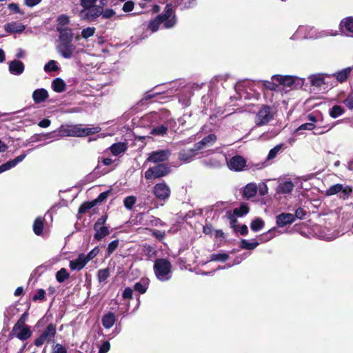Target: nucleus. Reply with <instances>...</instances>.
Here are the masks:
<instances>
[{
	"label": "nucleus",
	"mask_w": 353,
	"mask_h": 353,
	"mask_svg": "<svg viewBox=\"0 0 353 353\" xmlns=\"http://www.w3.org/2000/svg\"><path fill=\"white\" fill-rule=\"evenodd\" d=\"M96 28L94 27H88L83 29L81 31V37L84 39H88L94 35Z\"/></svg>",
	"instance_id": "58"
},
{
	"label": "nucleus",
	"mask_w": 353,
	"mask_h": 353,
	"mask_svg": "<svg viewBox=\"0 0 353 353\" xmlns=\"http://www.w3.org/2000/svg\"><path fill=\"white\" fill-rule=\"evenodd\" d=\"M51 353H68V349L61 343H55L52 345Z\"/></svg>",
	"instance_id": "55"
},
{
	"label": "nucleus",
	"mask_w": 353,
	"mask_h": 353,
	"mask_svg": "<svg viewBox=\"0 0 353 353\" xmlns=\"http://www.w3.org/2000/svg\"><path fill=\"white\" fill-rule=\"evenodd\" d=\"M57 30L59 32L60 43H72L74 34L71 28L57 27Z\"/></svg>",
	"instance_id": "16"
},
{
	"label": "nucleus",
	"mask_w": 353,
	"mask_h": 353,
	"mask_svg": "<svg viewBox=\"0 0 353 353\" xmlns=\"http://www.w3.org/2000/svg\"><path fill=\"white\" fill-rule=\"evenodd\" d=\"M153 193L157 199L165 201L170 197L171 190L165 182H162L154 186Z\"/></svg>",
	"instance_id": "9"
},
{
	"label": "nucleus",
	"mask_w": 353,
	"mask_h": 353,
	"mask_svg": "<svg viewBox=\"0 0 353 353\" xmlns=\"http://www.w3.org/2000/svg\"><path fill=\"white\" fill-rule=\"evenodd\" d=\"M339 28L346 34L353 33V17H347L343 19L339 24Z\"/></svg>",
	"instance_id": "17"
},
{
	"label": "nucleus",
	"mask_w": 353,
	"mask_h": 353,
	"mask_svg": "<svg viewBox=\"0 0 353 353\" xmlns=\"http://www.w3.org/2000/svg\"><path fill=\"white\" fill-rule=\"evenodd\" d=\"M116 322V316L114 313L108 312L105 313L101 319L102 325L105 329H110L112 327Z\"/></svg>",
	"instance_id": "21"
},
{
	"label": "nucleus",
	"mask_w": 353,
	"mask_h": 353,
	"mask_svg": "<svg viewBox=\"0 0 353 353\" xmlns=\"http://www.w3.org/2000/svg\"><path fill=\"white\" fill-rule=\"evenodd\" d=\"M236 216V214L231 210H228L225 213V217L230 221V228H232L235 232H237L239 225H237L238 220Z\"/></svg>",
	"instance_id": "32"
},
{
	"label": "nucleus",
	"mask_w": 353,
	"mask_h": 353,
	"mask_svg": "<svg viewBox=\"0 0 353 353\" xmlns=\"http://www.w3.org/2000/svg\"><path fill=\"white\" fill-rule=\"evenodd\" d=\"M196 152L191 149L182 150L179 152V159L181 161L189 162L196 156Z\"/></svg>",
	"instance_id": "26"
},
{
	"label": "nucleus",
	"mask_w": 353,
	"mask_h": 353,
	"mask_svg": "<svg viewBox=\"0 0 353 353\" xmlns=\"http://www.w3.org/2000/svg\"><path fill=\"white\" fill-rule=\"evenodd\" d=\"M309 79L312 86L321 87L323 84H325V75L323 74L311 75Z\"/></svg>",
	"instance_id": "30"
},
{
	"label": "nucleus",
	"mask_w": 353,
	"mask_h": 353,
	"mask_svg": "<svg viewBox=\"0 0 353 353\" xmlns=\"http://www.w3.org/2000/svg\"><path fill=\"white\" fill-rule=\"evenodd\" d=\"M345 109L341 105H334L332 106V108H330L329 111V114L332 118L336 119L339 116L345 113Z\"/></svg>",
	"instance_id": "35"
},
{
	"label": "nucleus",
	"mask_w": 353,
	"mask_h": 353,
	"mask_svg": "<svg viewBox=\"0 0 353 353\" xmlns=\"http://www.w3.org/2000/svg\"><path fill=\"white\" fill-rule=\"evenodd\" d=\"M57 136L70 137V125H61L58 129Z\"/></svg>",
	"instance_id": "51"
},
{
	"label": "nucleus",
	"mask_w": 353,
	"mask_h": 353,
	"mask_svg": "<svg viewBox=\"0 0 353 353\" xmlns=\"http://www.w3.org/2000/svg\"><path fill=\"white\" fill-rule=\"evenodd\" d=\"M31 335L32 332L29 325H20L17 326V323H15L8 334V339H12L14 337H17L21 341H26L28 339Z\"/></svg>",
	"instance_id": "6"
},
{
	"label": "nucleus",
	"mask_w": 353,
	"mask_h": 353,
	"mask_svg": "<svg viewBox=\"0 0 353 353\" xmlns=\"http://www.w3.org/2000/svg\"><path fill=\"white\" fill-rule=\"evenodd\" d=\"M110 276V270L108 268L101 269L97 273V278L99 283L105 282Z\"/></svg>",
	"instance_id": "43"
},
{
	"label": "nucleus",
	"mask_w": 353,
	"mask_h": 353,
	"mask_svg": "<svg viewBox=\"0 0 353 353\" xmlns=\"http://www.w3.org/2000/svg\"><path fill=\"white\" fill-rule=\"evenodd\" d=\"M257 193V187L254 183H248L244 188L243 196L247 199L254 197Z\"/></svg>",
	"instance_id": "27"
},
{
	"label": "nucleus",
	"mask_w": 353,
	"mask_h": 353,
	"mask_svg": "<svg viewBox=\"0 0 353 353\" xmlns=\"http://www.w3.org/2000/svg\"><path fill=\"white\" fill-rule=\"evenodd\" d=\"M95 205H96L93 200L91 201L84 202L80 205L78 212L79 214H85L88 210L92 208Z\"/></svg>",
	"instance_id": "46"
},
{
	"label": "nucleus",
	"mask_w": 353,
	"mask_h": 353,
	"mask_svg": "<svg viewBox=\"0 0 353 353\" xmlns=\"http://www.w3.org/2000/svg\"><path fill=\"white\" fill-rule=\"evenodd\" d=\"M56 334V325L53 323H50L45 327L41 334L34 339V344L37 347H40L46 342H54Z\"/></svg>",
	"instance_id": "4"
},
{
	"label": "nucleus",
	"mask_w": 353,
	"mask_h": 353,
	"mask_svg": "<svg viewBox=\"0 0 353 353\" xmlns=\"http://www.w3.org/2000/svg\"><path fill=\"white\" fill-rule=\"evenodd\" d=\"M263 85L268 90L271 91H276L278 88V84L275 83L274 81H264Z\"/></svg>",
	"instance_id": "64"
},
{
	"label": "nucleus",
	"mask_w": 353,
	"mask_h": 353,
	"mask_svg": "<svg viewBox=\"0 0 353 353\" xmlns=\"http://www.w3.org/2000/svg\"><path fill=\"white\" fill-rule=\"evenodd\" d=\"M136 218L139 223L143 225H157L158 222L160 221L159 219L150 215L148 212L139 213Z\"/></svg>",
	"instance_id": "13"
},
{
	"label": "nucleus",
	"mask_w": 353,
	"mask_h": 353,
	"mask_svg": "<svg viewBox=\"0 0 353 353\" xmlns=\"http://www.w3.org/2000/svg\"><path fill=\"white\" fill-rule=\"evenodd\" d=\"M282 146L283 144H279L274 146L273 148H272L268 153L267 159L268 160L274 159L276 157L279 152L282 148Z\"/></svg>",
	"instance_id": "53"
},
{
	"label": "nucleus",
	"mask_w": 353,
	"mask_h": 353,
	"mask_svg": "<svg viewBox=\"0 0 353 353\" xmlns=\"http://www.w3.org/2000/svg\"><path fill=\"white\" fill-rule=\"evenodd\" d=\"M259 243L258 241L249 242L246 239H242L240 241L239 247L243 250H252L255 249Z\"/></svg>",
	"instance_id": "37"
},
{
	"label": "nucleus",
	"mask_w": 353,
	"mask_h": 353,
	"mask_svg": "<svg viewBox=\"0 0 353 353\" xmlns=\"http://www.w3.org/2000/svg\"><path fill=\"white\" fill-rule=\"evenodd\" d=\"M99 127L82 128L81 125H70V137H85L99 132Z\"/></svg>",
	"instance_id": "7"
},
{
	"label": "nucleus",
	"mask_w": 353,
	"mask_h": 353,
	"mask_svg": "<svg viewBox=\"0 0 353 353\" xmlns=\"http://www.w3.org/2000/svg\"><path fill=\"white\" fill-rule=\"evenodd\" d=\"M4 28L5 30L10 34L21 33L24 30L25 26L13 21L6 23L4 26Z\"/></svg>",
	"instance_id": "24"
},
{
	"label": "nucleus",
	"mask_w": 353,
	"mask_h": 353,
	"mask_svg": "<svg viewBox=\"0 0 353 353\" xmlns=\"http://www.w3.org/2000/svg\"><path fill=\"white\" fill-rule=\"evenodd\" d=\"M8 8L14 14H19L21 15L24 14V12L22 11L18 3H11L8 5Z\"/></svg>",
	"instance_id": "60"
},
{
	"label": "nucleus",
	"mask_w": 353,
	"mask_h": 353,
	"mask_svg": "<svg viewBox=\"0 0 353 353\" xmlns=\"http://www.w3.org/2000/svg\"><path fill=\"white\" fill-rule=\"evenodd\" d=\"M75 48L72 43H60L57 47V52L65 59L72 57Z\"/></svg>",
	"instance_id": "14"
},
{
	"label": "nucleus",
	"mask_w": 353,
	"mask_h": 353,
	"mask_svg": "<svg viewBox=\"0 0 353 353\" xmlns=\"http://www.w3.org/2000/svg\"><path fill=\"white\" fill-rule=\"evenodd\" d=\"M294 187V183L291 181H285L279 183L276 189V192L278 194H289L292 192Z\"/></svg>",
	"instance_id": "23"
},
{
	"label": "nucleus",
	"mask_w": 353,
	"mask_h": 353,
	"mask_svg": "<svg viewBox=\"0 0 353 353\" xmlns=\"http://www.w3.org/2000/svg\"><path fill=\"white\" fill-rule=\"evenodd\" d=\"M250 211L248 205L245 203H242L239 208H236L233 210V212L238 217H242L247 214Z\"/></svg>",
	"instance_id": "36"
},
{
	"label": "nucleus",
	"mask_w": 353,
	"mask_h": 353,
	"mask_svg": "<svg viewBox=\"0 0 353 353\" xmlns=\"http://www.w3.org/2000/svg\"><path fill=\"white\" fill-rule=\"evenodd\" d=\"M119 244V241L118 239L111 241L108 245V248L106 250V256H110L117 250Z\"/></svg>",
	"instance_id": "50"
},
{
	"label": "nucleus",
	"mask_w": 353,
	"mask_h": 353,
	"mask_svg": "<svg viewBox=\"0 0 353 353\" xmlns=\"http://www.w3.org/2000/svg\"><path fill=\"white\" fill-rule=\"evenodd\" d=\"M202 141H203V142H204L203 143L205 147L209 146L216 142V136L214 134L212 133V134H210L208 136L205 137L202 139Z\"/></svg>",
	"instance_id": "57"
},
{
	"label": "nucleus",
	"mask_w": 353,
	"mask_h": 353,
	"mask_svg": "<svg viewBox=\"0 0 353 353\" xmlns=\"http://www.w3.org/2000/svg\"><path fill=\"white\" fill-rule=\"evenodd\" d=\"M94 230L96 231L94 238L97 241H101L110 234L109 229L106 226H98V228Z\"/></svg>",
	"instance_id": "31"
},
{
	"label": "nucleus",
	"mask_w": 353,
	"mask_h": 353,
	"mask_svg": "<svg viewBox=\"0 0 353 353\" xmlns=\"http://www.w3.org/2000/svg\"><path fill=\"white\" fill-rule=\"evenodd\" d=\"M46 291L43 289H39L37 293L33 295L32 301L36 302L37 301H43L45 300Z\"/></svg>",
	"instance_id": "59"
},
{
	"label": "nucleus",
	"mask_w": 353,
	"mask_h": 353,
	"mask_svg": "<svg viewBox=\"0 0 353 353\" xmlns=\"http://www.w3.org/2000/svg\"><path fill=\"white\" fill-rule=\"evenodd\" d=\"M127 149V144L124 142L115 143L110 147V150L114 156H118L121 153L125 152Z\"/></svg>",
	"instance_id": "25"
},
{
	"label": "nucleus",
	"mask_w": 353,
	"mask_h": 353,
	"mask_svg": "<svg viewBox=\"0 0 353 353\" xmlns=\"http://www.w3.org/2000/svg\"><path fill=\"white\" fill-rule=\"evenodd\" d=\"M265 226V221L262 218L257 217L253 219L250 223V228L253 232H259Z\"/></svg>",
	"instance_id": "33"
},
{
	"label": "nucleus",
	"mask_w": 353,
	"mask_h": 353,
	"mask_svg": "<svg viewBox=\"0 0 353 353\" xmlns=\"http://www.w3.org/2000/svg\"><path fill=\"white\" fill-rule=\"evenodd\" d=\"M87 263H88V260H85V259L84 258V254H80L78 256L77 259L70 261L69 266L72 270L79 271V270H82L85 266V265Z\"/></svg>",
	"instance_id": "18"
},
{
	"label": "nucleus",
	"mask_w": 353,
	"mask_h": 353,
	"mask_svg": "<svg viewBox=\"0 0 353 353\" xmlns=\"http://www.w3.org/2000/svg\"><path fill=\"white\" fill-rule=\"evenodd\" d=\"M352 68L348 67L341 70L337 71L332 74L339 83H343L347 81L350 75Z\"/></svg>",
	"instance_id": "22"
},
{
	"label": "nucleus",
	"mask_w": 353,
	"mask_h": 353,
	"mask_svg": "<svg viewBox=\"0 0 353 353\" xmlns=\"http://www.w3.org/2000/svg\"><path fill=\"white\" fill-rule=\"evenodd\" d=\"M276 228L270 229L267 232H265L261 235V243H265L270 241L275 236Z\"/></svg>",
	"instance_id": "40"
},
{
	"label": "nucleus",
	"mask_w": 353,
	"mask_h": 353,
	"mask_svg": "<svg viewBox=\"0 0 353 353\" xmlns=\"http://www.w3.org/2000/svg\"><path fill=\"white\" fill-rule=\"evenodd\" d=\"M44 227V219L39 216L35 219L33 223V231L37 236L41 235L43 233Z\"/></svg>",
	"instance_id": "29"
},
{
	"label": "nucleus",
	"mask_w": 353,
	"mask_h": 353,
	"mask_svg": "<svg viewBox=\"0 0 353 353\" xmlns=\"http://www.w3.org/2000/svg\"><path fill=\"white\" fill-rule=\"evenodd\" d=\"M58 69L57 62L54 60L49 61L44 66V70L46 72H55L58 70Z\"/></svg>",
	"instance_id": "56"
},
{
	"label": "nucleus",
	"mask_w": 353,
	"mask_h": 353,
	"mask_svg": "<svg viewBox=\"0 0 353 353\" xmlns=\"http://www.w3.org/2000/svg\"><path fill=\"white\" fill-rule=\"evenodd\" d=\"M115 14L116 12L113 9L107 8L105 10H103V8L102 7V13L101 16L102 17L103 19H110Z\"/></svg>",
	"instance_id": "62"
},
{
	"label": "nucleus",
	"mask_w": 353,
	"mask_h": 353,
	"mask_svg": "<svg viewBox=\"0 0 353 353\" xmlns=\"http://www.w3.org/2000/svg\"><path fill=\"white\" fill-rule=\"evenodd\" d=\"M168 127L164 125H161L153 128L150 132V134L154 136H162L163 137L168 132Z\"/></svg>",
	"instance_id": "38"
},
{
	"label": "nucleus",
	"mask_w": 353,
	"mask_h": 353,
	"mask_svg": "<svg viewBox=\"0 0 353 353\" xmlns=\"http://www.w3.org/2000/svg\"><path fill=\"white\" fill-rule=\"evenodd\" d=\"M52 88L54 92L61 93L65 90L66 85L62 79L58 77L52 81Z\"/></svg>",
	"instance_id": "28"
},
{
	"label": "nucleus",
	"mask_w": 353,
	"mask_h": 353,
	"mask_svg": "<svg viewBox=\"0 0 353 353\" xmlns=\"http://www.w3.org/2000/svg\"><path fill=\"white\" fill-rule=\"evenodd\" d=\"M143 252L144 254L149 259L156 256L157 252L155 248L150 245L145 244L143 246Z\"/></svg>",
	"instance_id": "41"
},
{
	"label": "nucleus",
	"mask_w": 353,
	"mask_h": 353,
	"mask_svg": "<svg viewBox=\"0 0 353 353\" xmlns=\"http://www.w3.org/2000/svg\"><path fill=\"white\" fill-rule=\"evenodd\" d=\"M137 198L134 196H128L125 198L123 205L128 210H131L135 204Z\"/></svg>",
	"instance_id": "49"
},
{
	"label": "nucleus",
	"mask_w": 353,
	"mask_h": 353,
	"mask_svg": "<svg viewBox=\"0 0 353 353\" xmlns=\"http://www.w3.org/2000/svg\"><path fill=\"white\" fill-rule=\"evenodd\" d=\"M110 193V190H107L105 192L100 193L99 194V196L95 199L93 200V201L94 202L95 205H97V203H101V202L104 201L105 200H106L107 198L108 197Z\"/></svg>",
	"instance_id": "61"
},
{
	"label": "nucleus",
	"mask_w": 353,
	"mask_h": 353,
	"mask_svg": "<svg viewBox=\"0 0 353 353\" xmlns=\"http://www.w3.org/2000/svg\"><path fill=\"white\" fill-rule=\"evenodd\" d=\"M229 259V255L226 253L212 254L210 260L214 261H226Z\"/></svg>",
	"instance_id": "48"
},
{
	"label": "nucleus",
	"mask_w": 353,
	"mask_h": 353,
	"mask_svg": "<svg viewBox=\"0 0 353 353\" xmlns=\"http://www.w3.org/2000/svg\"><path fill=\"white\" fill-rule=\"evenodd\" d=\"M158 20L163 23V28H173L176 23V17L172 4H166L163 13L157 16Z\"/></svg>",
	"instance_id": "3"
},
{
	"label": "nucleus",
	"mask_w": 353,
	"mask_h": 353,
	"mask_svg": "<svg viewBox=\"0 0 353 353\" xmlns=\"http://www.w3.org/2000/svg\"><path fill=\"white\" fill-rule=\"evenodd\" d=\"M148 284L146 282H137L134 285V290L140 294H144L148 290Z\"/></svg>",
	"instance_id": "47"
},
{
	"label": "nucleus",
	"mask_w": 353,
	"mask_h": 353,
	"mask_svg": "<svg viewBox=\"0 0 353 353\" xmlns=\"http://www.w3.org/2000/svg\"><path fill=\"white\" fill-rule=\"evenodd\" d=\"M295 221V216L291 213H281L276 216V223L279 228L290 225Z\"/></svg>",
	"instance_id": "15"
},
{
	"label": "nucleus",
	"mask_w": 353,
	"mask_h": 353,
	"mask_svg": "<svg viewBox=\"0 0 353 353\" xmlns=\"http://www.w3.org/2000/svg\"><path fill=\"white\" fill-rule=\"evenodd\" d=\"M32 99L35 103H41L49 97L48 92L44 88L36 89L32 92Z\"/></svg>",
	"instance_id": "19"
},
{
	"label": "nucleus",
	"mask_w": 353,
	"mask_h": 353,
	"mask_svg": "<svg viewBox=\"0 0 353 353\" xmlns=\"http://www.w3.org/2000/svg\"><path fill=\"white\" fill-rule=\"evenodd\" d=\"M343 184L337 183L330 186L328 189H327L325 192L326 196H332L335 194H339L340 191L342 190Z\"/></svg>",
	"instance_id": "42"
},
{
	"label": "nucleus",
	"mask_w": 353,
	"mask_h": 353,
	"mask_svg": "<svg viewBox=\"0 0 353 353\" xmlns=\"http://www.w3.org/2000/svg\"><path fill=\"white\" fill-rule=\"evenodd\" d=\"M154 272L157 278L161 281H165L171 277L172 264L167 259H157L155 260Z\"/></svg>",
	"instance_id": "1"
},
{
	"label": "nucleus",
	"mask_w": 353,
	"mask_h": 353,
	"mask_svg": "<svg viewBox=\"0 0 353 353\" xmlns=\"http://www.w3.org/2000/svg\"><path fill=\"white\" fill-rule=\"evenodd\" d=\"M343 103L350 110H353V89L347 97L343 101Z\"/></svg>",
	"instance_id": "54"
},
{
	"label": "nucleus",
	"mask_w": 353,
	"mask_h": 353,
	"mask_svg": "<svg viewBox=\"0 0 353 353\" xmlns=\"http://www.w3.org/2000/svg\"><path fill=\"white\" fill-rule=\"evenodd\" d=\"M272 79L273 81H276L280 85L292 88H294L296 86V81L299 80V79L295 76L281 74L273 75L272 77Z\"/></svg>",
	"instance_id": "10"
},
{
	"label": "nucleus",
	"mask_w": 353,
	"mask_h": 353,
	"mask_svg": "<svg viewBox=\"0 0 353 353\" xmlns=\"http://www.w3.org/2000/svg\"><path fill=\"white\" fill-rule=\"evenodd\" d=\"M160 24H161V23L158 20L157 17H156L154 19L151 20L149 22L148 28L152 32H155L158 30Z\"/></svg>",
	"instance_id": "52"
},
{
	"label": "nucleus",
	"mask_w": 353,
	"mask_h": 353,
	"mask_svg": "<svg viewBox=\"0 0 353 353\" xmlns=\"http://www.w3.org/2000/svg\"><path fill=\"white\" fill-rule=\"evenodd\" d=\"M276 111L269 105H262L255 116V124L263 126L268 124L274 119Z\"/></svg>",
	"instance_id": "2"
},
{
	"label": "nucleus",
	"mask_w": 353,
	"mask_h": 353,
	"mask_svg": "<svg viewBox=\"0 0 353 353\" xmlns=\"http://www.w3.org/2000/svg\"><path fill=\"white\" fill-rule=\"evenodd\" d=\"M102 13L101 6H94L90 8L83 9L80 12L82 19L89 22L94 21Z\"/></svg>",
	"instance_id": "8"
},
{
	"label": "nucleus",
	"mask_w": 353,
	"mask_h": 353,
	"mask_svg": "<svg viewBox=\"0 0 353 353\" xmlns=\"http://www.w3.org/2000/svg\"><path fill=\"white\" fill-rule=\"evenodd\" d=\"M9 71L11 74L19 75L24 71V64L19 60H13L9 63Z\"/></svg>",
	"instance_id": "20"
},
{
	"label": "nucleus",
	"mask_w": 353,
	"mask_h": 353,
	"mask_svg": "<svg viewBox=\"0 0 353 353\" xmlns=\"http://www.w3.org/2000/svg\"><path fill=\"white\" fill-rule=\"evenodd\" d=\"M70 277V274L64 268H61L56 273V279L59 283H63Z\"/></svg>",
	"instance_id": "39"
},
{
	"label": "nucleus",
	"mask_w": 353,
	"mask_h": 353,
	"mask_svg": "<svg viewBox=\"0 0 353 353\" xmlns=\"http://www.w3.org/2000/svg\"><path fill=\"white\" fill-rule=\"evenodd\" d=\"M170 156V152L168 150H161L152 152L149 157L148 161L152 163H160L167 161Z\"/></svg>",
	"instance_id": "12"
},
{
	"label": "nucleus",
	"mask_w": 353,
	"mask_h": 353,
	"mask_svg": "<svg viewBox=\"0 0 353 353\" xmlns=\"http://www.w3.org/2000/svg\"><path fill=\"white\" fill-rule=\"evenodd\" d=\"M170 172L171 168L167 164L159 163L145 171V178L148 180L158 179L168 175Z\"/></svg>",
	"instance_id": "5"
},
{
	"label": "nucleus",
	"mask_w": 353,
	"mask_h": 353,
	"mask_svg": "<svg viewBox=\"0 0 353 353\" xmlns=\"http://www.w3.org/2000/svg\"><path fill=\"white\" fill-rule=\"evenodd\" d=\"M26 154H22L19 156H17L14 159L10 160L8 162L5 163L8 170H10V168L17 165L21 161H22L24 159V158L26 157Z\"/></svg>",
	"instance_id": "44"
},
{
	"label": "nucleus",
	"mask_w": 353,
	"mask_h": 353,
	"mask_svg": "<svg viewBox=\"0 0 353 353\" xmlns=\"http://www.w3.org/2000/svg\"><path fill=\"white\" fill-rule=\"evenodd\" d=\"M353 193V189L352 187L349 185L344 186L342 185V190L340 191L339 194V198L341 200L345 201L347 200Z\"/></svg>",
	"instance_id": "34"
},
{
	"label": "nucleus",
	"mask_w": 353,
	"mask_h": 353,
	"mask_svg": "<svg viewBox=\"0 0 353 353\" xmlns=\"http://www.w3.org/2000/svg\"><path fill=\"white\" fill-rule=\"evenodd\" d=\"M26 154H22L19 156H17L14 159L10 160L8 162L5 163L8 170H10V168L17 165L21 161H22L24 159V158L26 157Z\"/></svg>",
	"instance_id": "45"
},
{
	"label": "nucleus",
	"mask_w": 353,
	"mask_h": 353,
	"mask_svg": "<svg viewBox=\"0 0 353 353\" xmlns=\"http://www.w3.org/2000/svg\"><path fill=\"white\" fill-rule=\"evenodd\" d=\"M97 0H80V5L83 7V9L90 8L96 6Z\"/></svg>",
	"instance_id": "63"
},
{
	"label": "nucleus",
	"mask_w": 353,
	"mask_h": 353,
	"mask_svg": "<svg viewBox=\"0 0 353 353\" xmlns=\"http://www.w3.org/2000/svg\"><path fill=\"white\" fill-rule=\"evenodd\" d=\"M228 166L232 170L240 172L246 166V160L241 155H235L228 162Z\"/></svg>",
	"instance_id": "11"
}]
</instances>
